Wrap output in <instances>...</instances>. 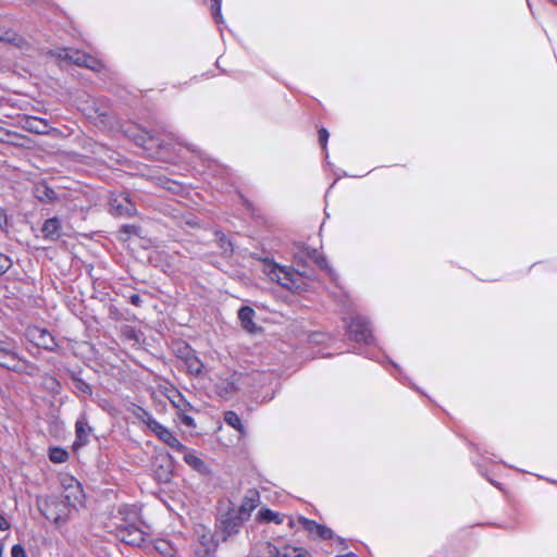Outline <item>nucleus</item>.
<instances>
[{
	"instance_id": "11",
	"label": "nucleus",
	"mask_w": 557,
	"mask_h": 557,
	"mask_svg": "<svg viewBox=\"0 0 557 557\" xmlns=\"http://www.w3.org/2000/svg\"><path fill=\"white\" fill-rule=\"evenodd\" d=\"M175 459L169 453L158 454L152 462L154 478L159 483H170L172 481L175 468Z\"/></svg>"
},
{
	"instance_id": "21",
	"label": "nucleus",
	"mask_w": 557,
	"mask_h": 557,
	"mask_svg": "<svg viewBox=\"0 0 557 557\" xmlns=\"http://www.w3.org/2000/svg\"><path fill=\"white\" fill-rule=\"evenodd\" d=\"M255 309L248 305L240 306L237 310V318L240 322V325L249 334H257L262 331V327L255 323Z\"/></svg>"
},
{
	"instance_id": "2",
	"label": "nucleus",
	"mask_w": 557,
	"mask_h": 557,
	"mask_svg": "<svg viewBox=\"0 0 557 557\" xmlns=\"http://www.w3.org/2000/svg\"><path fill=\"white\" fill-rule=\"evenodd\" d=\"M346 335L349 341L355 342L359 346L354 350L355 354L367 359L381 363L382 366L391 364L396 371L395 379L401 384L424 394L403 371L400 366L392 360L384 351L377 347V341L373 333V326L368 317L357 314L344 320Z\"/></svg>"
},
{
	"instance_id": "6",
	"label": "nucleus",
	"mask_w": 557,
	"mask_h": 557,
	"mask_svg": "<svg viewBox=\"0 0 557 557\" xmlns=\"http://www.w3.org/2000/svg\"><path fill=\"white\" fill-rule=\"evenodd\" d=\"M128 505L123 504L117 508V513L123 516L124 523L116 525V536L125 544L141 546L145 542L146 533L135 523H127L126 516L129 513Z\"/></svg>"
},
{
	"instance_id": "10",
	"label": "nucleus",
	"mask_w": 557,
	"mask_h": 557,
	"mask_svg": "<svg viewBox=\"0 0 557 557\" xmlns=\"http://www.w3.org/2000/svg\"><path fill=\"white\" fill-rule=\"evenodd\" d=\"M25 336L28 342L47 351H55L59 347L54 336L46 327L28 326Z\"/></svg>"
},
{
	"instance_id": "44",
	"label": "nucleus",
	"mask_w": 557,
	"mask_h": 557,
	"mask_svg": "<svg viewBox=\"0 0 557 557\" xmlns=\"http://www.w3.org/2000/svg\"><path fill=\"white\" fill-rule=\"evenodd\" d=\"M10 528V522L0 513V530L8 531Z\"/></svg>"
},
{
	"instance_id": "18",
	"label": "nucleus",
	"mask_w": 557,
	"mask_h": 557,
	"mask_svg": "<svg viewBox=\"0 0 557 557\" xmlns=\"http://www.w3.org/2000/svg\"><path fill=\"white\" fill-rule=\"evenodd\" d=\"M260 503V494L256 488L247 491L243 497L240 505L235 509V513L243 517L245 520H249L251 512L257 508Z\"/></svg>"
},
{
	"instance_id": "27",
	"label": "nucleus",
	"mask_w": 557,
	"mask_h": 557,
	"mask_svg": "<svg viewBox=\"0 0 557 557\" xmlns=\"http://www.w3.org/2000/svg\"><path fill=\"white\" fill-rule=\"evenodd\" d=\"M223 420L226 425L233 428L238 432L239 437L243 438L247 435V429L242 421L239 414L234 410H227L223 414Z\"/></svg>"
},
{
	"instance_id": "24",
	"label": "nucleus",
	"mask_w": 557,
	"mask_h": 557,
	"mask_svg": "<svg viewBox=\"0 0 557 557\" xmlns=\"http://www.w3.org/2000/svg\"><path fill=\"white\" fill-rule=\"evenodd\" d=\"M166 397L171 405L176 409V414H178V412H189L195 410L194 406L186 399L184 394L175 387L169 392Z\"/></svg>"
},
{
	"instance_id": "15",
	"label": "nucleus",
	"mask_w": 557,
	"mask_h": 557,
	"mask_svg": "<svg viewBox=\"0 0 557 557\" xmlns=\"http://www.w3.org/2000/svg\"><path fill=\"white\" fill-rule=\"evenodd\" d=\"M298 521L310 535H314V539L326 541L335 536V533L331 528L325 524H321L315 520L299 516Z\"/></svg>"
},
{
	"instance_id": "52",
	"label": "nucleus",
	"mask_w": 557,
	"mask_h": 557,
	"mask_svg": "<svg viewBox=\"0 0 557 557\" xmlns=\"http://www.w3.org/2000/svg\"><path fill=\"white\" fill-rule=\"evenodd\" d=\"M157 550H159L160 553L164 554V547H161V546H156Z\"/></svg>"
},
{
	"instance_id": "38",
	"label": "nucleus",
	"mask_w": 557,
	"mask_h": 557,
	"mask_svg": "<svg viewBox=\"0 0 557 557\" xmlns=\"http://www.w3.org/2000/svg\"><path fill=\"white\" fill-rule=\"evenodd\" d=\"M141 227L136 224H122L119 228L120 234H124L127 237L134 235V236H140Z\"/></svg>"
},
{
	"instance_id": "14",
	"label": "nucleus",
	"mask_w": 557,
	"mask_h": 557,
	"mask_svg": "<svg viewBox=\"0 0 557 557\" xmlns=\"http://www.w3.org/2000/svg\"><path fill=\"white\" fill-rule=\"evenodd\" d=\"M94 429L89 425L86 413H81L75 421V440L72 443V450L78 453L89 444V436Z\"/></svg>"
},
{
	"instance_id": "13",
	"label": "nucleus",
	"mask_w": 557,
	"mask_h": 557,
	"mask_svg": "<svg viewBox=\"0 0 557 557\" xmlns=\"http://www.w3.org/2000/svg\"><path fill=\"white\" fill-rule=\"evenodd\" d=\"M59 57L71 61L75 65L86 67L94 72H99L103 69V64L100 60L78 50L71 52L69 49L63 48L61 53H59Z\"/></svg>"
},
{
	"instance_id": "1",
	"label": "nucleus",
	"mask_w": 557,
	"mask_h": 557,
	"mask_svg": "<svg viewBox=\"0 0 557 557\" xmlns=\"http://www.w3.org/2000/svg\"><path fill=\"white\" fill-rule=\"evenodd\" d=\"M317 248L305 243H296L293 248V265H283L272 257L256 258L263 264V273L274 283L293 294H301L309 289V281H314L317 274L309 269L314 261Z\"/></svg>"
},
{
	"instance_id": "17",
	"label": "nucleus",
	"mask_w": 557,
	"mask_h": 557,
	"mask_svg": "<svg viewBox=\"0 0 557 557\" xmlns=\"http://www.w3.org/2000/svg\"><path fill=\"white\" fill-rule=\"evenodd\" d=\"M83 368L77 366L75 368H67L65 369V373L69 376V379L72 381V384L75 388V393L78 396H91L94 394L92 386L86 382L83 377Z\"/></svg>"
},
{
	"instance_id": "20",
	"label": "nucleus",
	"mask_w": 557,
	"mask_h": 557,
	"mask_svg": "<svg viewBox=\"0 0 557 557\" xmlns=\"http://www.w3.org/2000/svg\"><path fill=\"white\" fill-rule=\"evenodd\" d=\"M21 125L25 131L37 135H48L51 129L48 120L35 115H24Z\"/></svg>"
},
{
	"instance_id": "41",
	"label": "nucleus",
	"mask_w": 557,
	"mask_h": 557,
	"mask_svg": "<svg viewBox=\"0 0 557 557\" xmlns=\"http://www.w3.org/2000/svg\"><path fill=\"white\" fill-rule=\"evenodd\" d=\"M11 557H27L26 549L23 544L16 543L11 547Z\"/></svg>"
},
{
	"instance_id": "7",
	"label": "nucleus",
	"mask_w": 557,
	"mask_h": 557,
	"mask_svg": "<svg viewBox=\"0 0 557 557\" xmlns=\"http://www.w3.org/2000/svg\"><path fill=\"white\" fill-rule=\"evenodd\" d=\"M25 364L26 360L18 355L16 342L9 337L0 339V367L22 373Z\"/></svg>"
},
{
	"instance_id": "54",
	"label": "nucleus",
	"mask_w": 557,
	"mask_h": 557,
	"mask_svg": "<svg viewBox=\"0 0 557 557\" xmlns=\"http://www.w3.org/2000/svg\"><path fill=\"white\" fill-rule=\"evenodd\" d=\"M549 1L557 5V0H549Z\"/></svg>"
},
{
	"instance_id": "50",
	"label": "nucleus",
	"mask_w": 557,
	"mask_h": 557,
	"mask_svg": "<svg viewBox=\"0 0 557 557\" xmlns=\"http://www.w3.org/2000/svg\"><path fill=\"white\" fill-rule=\"evenodd\" d=\"M185 356H186V350H185V347H184V348L180 349V357L182 359H184Z\"/></svg>"
},
{
	"instance_id": "51",
	"label": "nucleus",
	"mask_w": 557,
	"mask_h": 557,
	"mask_svg": "<svg viewBox=\"0 0 557 557\" xmlns=\"http://www.w3.org/2000/svg\"><path fill=\"white\" fill-rule=\"evenodd\" d=\"M3 549H4V546H3L2 542L0 541V557H3Z\"/></svg>"
},
{
	"instance_id": "30",
	"label": "nucleus",
	"mask_w": 557,
	"mask_h": 557,
	"mask_svg": "<svg viewBox=\"0 0 557 557\" xmlns=\"http://www.w3.org/2000/svg\"><path fill=\"white\" fill-rule=\"evenodd\" d=\"M214 238L218 247L222 250L224 257H231L234 253V244L231 238L221 230L214 231Z\"/></svg>"
},
{
	"instance_id": "16",
	"label": "nucleus",
	"mask_w": 557,
	"mask_h": 557,
	"mask_svg": "<svg viewBox=\"0 0 557 557\" xmlns=\"http://www.w3.org/2000/svg\"><path fill=\"white\" fill-rule=\"evenodd\" d=\"M154 429L151 431L161 442H163L166 446L174 449L177 453L187 449V446L184 445L175 435L173 431L163 425L162 423L153 424Z\"/></svg>"
},
{
	"instance_id": "39",
	"label": "nucleus",
	"mask_w": 557,
	"mask_h": 557,
	"mask_svg": "<svg viewBox=\"0 0 557 557\" xmlns=\"http://www.w3.org/2000/svg\"><path fill=\"white\" fill-rule=\"evenodd\" d=\"M176 417L183 425L190 430L197 426L195 419L188 412H178Z\"/></svg>"
},
{
	"instance_id": "25",
	"label": "nucleus",
	"mask_w": 557,
	"mask_h": 557,
	"mask_svg": "<svg viewBox=\"0 0 557 557\" xmlns=\"http://www.w3.org/2000/svg\"><path fill=\"white\" fill-rule=\"evenodd\" d=\"M196 534L205 554L209 555L216 550L219 543L209 529L201 527L200 530L196 531Z\"/></svg>"
},
{
	"instance_id": "29",
	"label": "nucleus",
	"mask_w": 557,
	"mask_h": 557,
	"mask_svg": "<svg viewBox=\"0 0 557 557\" xmlns=\"http://www.w3.org/2000/svg\"><path fill=\"white\" fill-rule=\"evenodd\" d=\"M256 518L260 523L282 524L284 521V516L282 513L274 511L269 507L260 508Z\"/></svg>"
},
{
	"instance_id": "37",
	"label": "nucleus",
	"mask_w": 557,
	"mask_h": 557,
	"mask_svg": "<svg viewBox=\"0 0 557 557\" xmlns=\"http://www.w3.org/2000/svg\"><path fill=\"white\" fill-rule=\"evenodd\" d=\"M329 138H330V133H329L327 128L324 126H321L318 129V140H319V144H320L322 150L325 152V158L329 157V152H327Z\"/></svg>"
},
{
	"instance_id": "43",
	"label": "nucleus",
	"mask_w": 557,
	"mask_h": 557,
	"mask_svg": "<svg viewBox=\"0 0 557 557\" xmlns=\"http://www.w3.org/2000/svg\"><path fill=\"white\" fill-rule=\"evenodd\" d=\"M128 301H129V304H132L135 307H140L143 304V299H141L140 295L136 294V293L131 294L128 296Z\"/></svg>"
},
{
	"instance_id": "42",
	"label": "nucleus",
	"mask_w": 557,
	"mask_h": 557,
	"mask_svg": "<svg viewBox=\"0 0 557 557\" xmlns=\"http://www.w3.org/2000/svg\"><path fill=\"white\" fill-rule=\"evenodd\" d=\"M307 554L306 550L302 548H293L290 552L283 553V557H304V555Z\"/></svg>"
},
{
	"instance_id": "28",
	"label": "nucleus",
	"mask_w": 557,
	"mask_h": 557,
	"mask_svg": "<svg viewBox=\"0 0 557 557\" xmlns=\"http://www.w3.org/2000/svg\"><path fill=\"white\" fill-rule=\"evenodd\" d=\"M472 446L475 448L476 453L481 456V459H478L475 457H471L473 466L478 469L479 473L483 478H485L492 485H494L498 490H502L503 484L500 482L494 480L493 478L488 476V474H487V469L485 467V459H486V457L484 456V454L475 445H472Z\"/></svg>"
},
{
	"instance_id": "22",
	"label": "nucleus",
	"mask_w": 557,
	"mask_h": 557,
	"mask_svg": "<svg viewBox=\"0 0 557 557\" xmlns=\"http://www.w3.org/2000/svg\"><path fill=\"white\" fill-rule=\"evenodd\" d=\"M184 454L183 460L197 473L202 476H211L212 469L200 457L195 454L193 448L187 447L186 450L181 451Z\"/></svg>"
},
{
	"instance_id": "36",
	"label": "nucleus",
	"mask_w": 557,
	"mask_h": 557,
	"mask_svg": "<svg viewBox=\"0 0 557 557\" xmlns=\"http://www.w3.org/2000/svg\"><path fill=\"white\" fill-rule=\"evenodd\" d=\"M211 1V14L212 18L216 24H223L224 18L222 14V0H210Z\"/></svg>"
},
{
	"instance_id": "26",
	"label": "nucleus",
	"mask_w": 557,
	"mask_h": 557,
	"mask_svg": "<svg viewBox=\"0 0 557 557\" xmlns=\"http://www.w3.org/2000/svg\"><path fill=\"white\" fill-rule=\"evenodd\" d=\"M186 356L184 357L187 366L188 373L199 376L203 370V363L196 355V351L188 345L185 344Z\"/></svg>"
},
{
	"instance_id": "45",
	"label": "nucleus",
	"mask_w": 557,
	"mask_h": 557,
	"mask_svg": "<svg viewBox=\"0 0 557 557\" xmlns=\"http://www.w3.org/2000/svg\"><path fill=\"white\" fill-rule=\"evenodd\" d=\"M125 336L127 339H132V341H137L138 339V335H137V332L135 329H129L125 332Z\"/></svg>"
},
{
	"instance_id": "9",
	"label": "nucleus",
	"mask_w": 557,
	"mask_h": 557,
	"mask_svg": "<svg viewBox=\"0 0 557 557\" xmlns=\"http://www.w3.org/2000/svg\"><path fill=\"white\" fill-rule=\"evenodd\" d=\"M246 521L247 520L243 517L235 513V508L228 507L219 518V529L222 541L226 542L232 536L238 534Z\"/></svg>"
},
{
	"instance_id": "31",
	"label": "nucleus",
	"mask_w": 557,
	"mask_h": 557,
	"mask_svg": "<svg viewBox=\"0 0 557 557\" xmlns=\"http://www.w3.org/2000/svg\"><path fill=\"white\" fill-rule=\"evenodd\" d=\"M48 458L52 463H64L70 458V453L62 446H50L48 448Z\"/></svg>"
},
{
	"instance_id": "49",
	"label": "nucleus",
	"mask_w": 557,
	"mask_h": 557,
	"mask_svg": "<svg viewBox=\"0 0 557 557\" xmlns=\"http://www.w3.org/2000/svg\"><path fill=\"white\" fill-rule=\"evenodd\" d=\"M336 557H359V556L356 553L348 552V553H345V554H339Z\"/></svg>"
},
{
	"instance_id": "23",
	"label": "nucleus",
	"mask_w": 557,
	"mask_h": 557,
	"mask_svg": "<svg viewBox=\"0 0 557 557\" xmlns=\"http://www.w3.org/2000/svg\"><path fill=\"white\" fill-rule=\"evenodd\" d=\"M33 194L40 202L51 203L59 199L57 191L45 181L39 182L34 186Z\"/></svg>"
},
{
	"instance_id": "4",
	"label": "nucleus",
	"mask_w": 557,
	"mask_h": 557,
	"mask_svg": "<svg viewBox=\"0 0 557 557\" xmlns=\"http://www.w3.org/2000/svg\"><path fill=\"white\" fill-rule=\"evenodd\" d=\"M136 143L141 145L145 149H158L160 151H171L173 145L177 144L201 157V150L195 144L186 143L183 138L163 127L160 132L154 129L143 131V134L136 139Z\"/></svg>"
},
{
	"instance_id": "40",
	"label": "nucleus",
	"mask_w": 557,
	"mask_h": 557,
	"mask_svg": "<svg viewBox=\"0 0 557 557\" xmlns=\"http://www.w3.org/2000/svg\"><path fill=\"white\" fill-rule=\"evenodd\" d=\"M12 265V259L8 255L0 252V276L7 273Z\"/></svg>"
},
{
	"instance_id": "53",
	"label": "nucleus",
	"mask_w": 557,
	"mask_h": 557,
	"mask_svg": "<svg viewBox=\"0 0 557 557\" xmlns=\"http://www.w3.org/2000/svg\"><path fill=\"white\" fill-rule=\"evenodd\" d=\"M550 483L553 484H556L557 485V480H548Z\"/></svg>"
},
{
	"instance_id": "8",
	"label": "nucleus",
	"mask_w": 557,
	"mask_h": 557,
	"mask_svg": "<svg viewBox=\"0 0 557 557\" xmlns=\"http://www.w3.org/2000/svg\"><path fill=\"white\" fill-rule=\"evenodd\" d=\"M109 212L115 218H133L137 213L136 205L127 191L112 194L109 199Z\"/></svg>"
},
{
	"instance_id": "32",
	"label": "nucleus",
	"mask_w": 557,
	"mask_h": 557,
	"mask_svg": "<svg viewBox=\"0 0 557 557\" xmlns=\"http://www.w3.org/2000/svg\"><path fill=\"white\" fill-rule=\"evenodd\" d=\"M90 109L94 111V114H90L89 117L94 119L97 126L110 127L112 125L111 116L107 111L99 107H92Z\"/></svg>"
},
{
	"instance_id": "33",
	"label": "nucleus",
	"mask_w": 557,
	"mask_h": 557,
	"mask_svg": "<svg viewBox=\"0 0 557 557\" xmlns=\"http://www.w3.org/2000/svg\"><path fill=\"white\" fill-rule=\"evenodd\" d=\"M23 40L24 39L15 30L0 26V42H8L21 47Z\"/></svg>"
},
{
	"instance_id": "5",
	"label": "nucleus",
	"mask_w": 557,
	"mask_h": 557,
	"mask_svg": "<svg viewBox=\"0 0 557 557\" xmlns=\"http://www.w3.org/2000/svg\"><path fill=\"white\" fill-rule=\"evenodd\" d=\"M39 512L54 525L65 524L71 515L72 508L55 494L47 495L44 499H37Z\"/></svg>"
},
{
	"instance_id": "48",
	"label": "nucleus",
	"mask_w": 557,
	"mask_h": 557,
	"mask_svg": "<svg viewBox=\"0 0 557 557\" xmlns=\"http://www.w3.org/2000/svg\"><path fill=\"white\" fill-rule=\"evenodd\" d=\"M336 174V180L333 182V184L331 185V188L335 185V183L341 178V177H344V176H350V177H360L359 175H348L346 172H343V173H335Z\"/></svg>"
},
{
	"instance_id": "47",
	"label": "nucleus",
	"mask_w": 557,
	"mask_h": 557,
	"mask_svg": "<svg viewBox=\"0 0 557 557\" xmlns=\"http://www.w3.org/2000/svg\"><path fill=\"white\" fill-rule=\"evenodd\" d=\"M333 539H336V541L341 545L342 549H346L348 547L347 542L344 537H342L339 535H335Z\"/></svg>"
},
{
	"instance_id": "35",
	"label": "nucleus",
	"mask_w": 557,
	"mask_h": 557,
	"mask_svg": "<svg viewBox=\"0 0 557 557\" xmlns=\"http://www.w3.org/2000/svg\"><path fill=\"white\" fill-rule=\"evenodd\" d=\"M140 413H137V417L147 425V428L152 431L154 429L153 424H159L160 422L152 416V413L146 410L143 407H138Z\"/></svg>"
},
{
	"instance_id": "34",
	"label": "nucleus",
	"mask_w": 557,
	"mask_h": 557,
	"mask_svg": "<svg viewBox=\"0 0 557 557\" xmlns=\"http://www.w3.org/2000/svg\"><path fill=\"white\" fill-rule=\"evenodd\" d=\"M314 257L315 258L313 263H315L321 270H323L332 281H336L337 273L330 265L327 258L323 253H320L319 250H317V255Z\"/></svg>"
},
{
	"instance_id": "12",
	"label": "nucleus",
	"mask_w": 557,
	"mask_h": 557,
	"mask_svg": "<svg viewBox=\"0 0 557 557\" xmlns=\"http://www.w3.org/2000/svg\"><path fill=\"white\" fill-rule=\"evenodd\" d=\"M62 485L64 492L59 496L72 509H76L77 505H81L85 498L82 483L74 476H67L63 479Z\"/></svg>"
},
{
	"instance_id": "46",
	"label": "nucleus",
	"mask_w": 557,
	"mask_h": 557,
	"mask_svg": "<svg viewBox=\"0 0 557 557\" xmlns=\"http://www.w3.org/2000/svg\"><path fill=\"white\" fill-rule=\"evenodd\" d=\"M8 224V218L4 209L0 208V228H3Z\"/></svg>"
},
{
	"instance_id": "3",
	"label": "nucleus",
	"mask_w": 557,
	"mask_h": 557,
	"mask_svg": "<svg viewBox=\"0 0 557 557\" xmlns=\"http://www.w3.org/2000/svg\"><path fill=\"white\" fill-rule=\"evenodd\" d=\"M277 385L278 382L272 372L234 371L226 377H221L215 384V389L219 396L225 399L233 397L240 389H247L256 399L260 398V403H269L275 397Z\"/></svg>"
},
{
	"instance_id": "19",
	"label": "nucleus",
	"mask_w": 557,
	"mask_h": 557,
	"mask_svg": "<svg viewBox=\"0 0 557 557\" xmlns=\"http://www.w3.org/2000/svg\"><path fill=\"white\" fill-rule=\"evenodd\" d=\"M40 232L42 238L50 242H58L63 236L62 220L54 215L44 221Z\"/></svg>"
},
{
	"instance_id": "55",
	"label": "nucleus",
	"mask_w": 557,
	"mask_h": 557,
	"mask_svg": "<svg viewBox=\"0 0 557 557\" xmlns=\"http://www.w3.org/2000/svg\"><path fill=\"white\" fill-rule=\"evenodd\" d=\"M3 140H4V138L0 137V141H3Z\"/></svg>"
}]
</instances>
